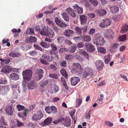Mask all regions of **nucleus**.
Listing matches in <instances>:
<instances>
[{
    "label": "nucleus",
    "instance_id": "nucleus-31",
    "mask_svg": "<svg viewBox=\"0 0 128 128\" xmlns=\"http://www.w3.org/2000/svg\"><path fill=\"white\" fill-rule=\"evenodd\" d=\"M49 77L50 78L56 80L58 79L59 78L58 75L56 74L55 73L49 74Z\"/></svg>",
    "mask_w": 128,
    "mask_h": 128
},
{
    "label": "nucleus",
    "instance_id": "nucleus-53",
    "mask_svg": "<svg viewBox=\"0 0 128 128\" xmlns=\"http://www.w3.org/2000/svg\"><path fill=\"white\" fill-rule=\"evenodd\" d=\"M88 17L90 18H95L96 16L95 14L92 13H90L88 14Z\"/></svg>",
    "mask_w": 128,
    "mask_h": 128
},
{
    "label": "nucleus",
    "instance_id": "nucleus-5",
    "mask_svg": "<svg viewBox=\"0 0 128 128\" xmlns=\"http://www.w3.org/2000/svg\"><path fill=\"white\" fill-rule=\"evenodd\" d=\"M32 70L28 69L24 71V81L30 80L32 78Z\"/></svg>",
    "mask_w": 128,
    "mask_h": 128
},
{
    "label": "nucleus",
    "instance_id": "nucleus-18",
    "mask_svg": "<svg viewBox=\"0 0 128 128\" xmlns=\"http://www.w3.org/2000/svg\"><path fill=\"white\" fill-rule=\"evenodd\" d=\"M36 72L38 74H39V76L38 77V79L39 80L41 79L43 77V74L44 73V72L43 70L41 69H37L36 71Z\"/></svg>",
    "mask_w": 128,
    "mask_h": 128
},
{
    "label": "nucleus",
    "instance_id": "nucleus-11",
    "mask_svg": "<svg viewBox=\"0 0 128 128\" xmlns=\"http://www.w3.org/2000/svg\"><path fill=\"white\" fill-rule=\"evenodd\" d=\"M95 12L96 15L99 16H102L105 15L106 12L104 9H101V10H95Z\"/></svg>",
    "mask_w": 128,
    "mask_h": 128
},
{
    "label": "nucleus",
    "instance_id": "nucleus-62",
    "mask_svg": "<svg viewBox=\"0 0 128 128\" xmlns=\"http://www.w3.org/2000/svg\"><path fill=\"white\" fill-rule=\"evenodd\" d=\"M50 68L52 69L54 71H56L57 70L56 67L54 65L51 64L50 66Z\"/></svg>",
    "mask_w": 128,
    "mask_h": 128
},
{
    "label": "nucleus",
    "instance_id": "nucleus-43",
    "mask_svg": "<svg viewBox=\"0 0 128 128\" xmlns=\"http://www.w3.org/2000/svg\"><path fill=\"white\" fill-rule=\"evenodd\" d=\"M76 111V110L75 109H73L70 112V115L73 118H74V124L76 123V121L75 120V118L73 117V116L74 114L75 113Z\"/></svg>",
    "mask_w": 128,
    "mask_h": 128
},
{
    "label": "nucleus",
    "instance_id": "nucleus-64",
    "mask_svg": "<svg viewBox=\"0 0 128 128\" xmlns=\"http://www.w3.org/2000/svg\"><path fill=\"white\" fill-rule=\"evenodd\" d=\"M76 102L77 105H76V106L77 107H78L82 103V100L81 99H79L77 100Z\"/></svg>",
    "mask_w": 128,
    "mask_h": 128
},
{
    "label": "nucleus",
    "instance_id": "nucleus-50",
    "mask_svg": "<svg viewBox=\"0 0 128 128\" xmlns=\"http://www.w3.org/2000/svg\"><path fill=\"white\" fill-rule=\"evenodd\" d=\"M68 50L67 48H60L59 50V52L60 53H62L64 52H67Z\"/></svg>",
    "mask_w": 128,
    "mask_h": 128
},
{
    "label": "nucleus",
    "instance_id": "nucleus-9",
    "mask_svg": "<svg viewBox=\"0 0 128 128\" xmlns=\"http://www.w3.org/2000/svg\"><path fill=\"white\" fill-rule=\"evenodd\" d=\"M95 64L97 69L100 70H102L104 66L103 62L101 60H98L96 61Z\"/></svg>",
    "mask_w": 128,
    "mask_h": 128
},
{
    "label": "nucleus",
    "instance_id": "nucleus-6",
    "mask_svg": "<svg viewBox=\"0 0 128 128\" xmlns=\"http://www.w3.org/2000/svg\"><path fill=\"white\" fill-rule=\"evenodd\" d=\"M55 22L58 26L61 28H65L67 26L66 24L64 23L60 20L58 18L56 17V18Z\"/></svg>",
    "mask_w": 128,
    "mask_h": 128
},
{
    "label": "nucleus",
    "instance_id": "nucleus-12",
    "mask_svg": "<svg viewBox=\"0 0 128 128\" xmlns=\"http://www.w3.org/2000/svg\"><path fill=\"white\" fill-rule=\"evenodd\" d=\"M12 104L7 106L6 108L5 111L9 115H11L13 113L12 110Z\"/></svg>",
    "mask_w": 128,
    "mask_h": 128
},
{
    "label": "nucleus",
    "instance_id": "nucleus-23",
    "mask_svg": "<svg viewBox=\"0 0 128 128\" xmlns=\"http://www.w3.org/2000/svg\"><path fill=\"white\" fill-rule=\"evenodd\" d=\"M128 30V25L125 24L123 26L120 32L122 34L126 32Z\"/></svg>",
    "mask_w": 128,
    "mask_h": 128
},
{
    "label": "nucleus",
    "instance_id": "nucleus-63",
    "mask_svg": "<svg viewBox=\"0 0 128 128\" xmlns=\"http://www.w3.org/2000/svg\"><path fill=\"white\" fill-rule=\"evenodd\" d=\"M51 47L52 48V50H54V51H56L57 50V48L56 46H54L53 44H51Z\"/></svg>",
    "mask_w": 128,
    "mask_h": 128
},
{
    "label": "nucleus",
    "instance_id": "nucleus-29",
    "mask_svg": "<svg viewBox=\"0 0 128 128\" xmlns=\"http://www.w3.org/2000/svg\"><path fill=\"white\" fill-rule=\"evenodd\" d=\"M59 87L56 85H54L52 88L51 90L52 93H55L57 92L59 90Z\"/></svg>",
    "mask_w": 128,
    "mask_h": 128
},
{
    "label": "nucleus",
    "instance_id": "nucleus-26",
    "mask_svg": "<svg viewBox=\"0 0 128 128\" xmlns=\"http://www.w3.org/2000/svg\"><path fill=\"white\" fill-rule=\"evenodd\" d=\"M8 66H6L3 68L2 69L1 71L3 72L5 74H8L10 72V70L8 69Z\"/></svg>",
    "mask_w": 128,
    "mask_h": 128
},
{
    "label": "nucleus",
    "instance_id": "nucleus-8",
    "mask_svg": "<svg viewBox=\"0 0 128 128\" xmlns=\"http://www.w3.org/2000/svg\"><path fill=\"white\" fill-rule=\"evenodd\" d=\"M74 34V32L73 30L69 29L66 30L63 32V34L64 36L68 38L72 36Z\"/></svg>",
    "mask_w": 128,
    "mask_h": 128
},
{
    "label": "nucleus",
    "instance_id": "nucleus-47",
    "mask_svg": "<svg viewBox=\"0 0 128 128\" xmlns=\"http://www.w3.org/2000/svg\"><path fill=\"white\" fill-rule=\"evenodd\" d=\"M126 36L125 35L120 36L119 38V40L121 41H123L125 40L126 39Z\"/></svg>",
    "mask_w": 128,
    "mask_h": 128
},
{
    "label": "nucleus",
    "instance_id": "nucleus-3",
    "mask_svg": "<svg viewBox=\"0 0 128 128\" xmlns=\"http://www.w3.org/2000/svg\"><path fill=\"white\" fill-rule=\"evenodd\" d=\"M82 73L83 78H86L88 76L92 75L93 73V72L92 68L90 67L87 66L85 68L84 71Z\"/></svg>",
    "mask_w": 128,
    "mask_h": 128
},
{
    "label": "nucleus",
    "instance_id": "nucleus-4",
    "mask_svg": "<svg viewBox=\"0 0 128 128\" xmlns=\"http://www.w3.org/2000/svg\"><path fill=\"white\" fill-rule=\"evenodd\" d=\"M111 24V20L105 18L101 21L99 24V26L101 28H106L110 25Z\"/></svg>",
    "mask_w": 128,
    "mask_h": 128
},
{
    "label": "nucleus",
    "instance_id": "nucleus-37",
    "mask_svg": "<svg viewBox=\"0 0 128 128\" xmlns=\"http://www.w3.org/2000/svg\"><path fill=\"white\" fill-rule=\"evenodd\" d=\"M62 15L63 18L67 22H69V18L68 16L66 13H63L62 14Z\"/></svg>",
    "mask_w": 128,
    "mask_h": 128
},
{
    "label": "nucleus",
    "instance_id": "nucleus-25",
    "mask_svg": "<svg viewBox=\"0 0 128 128\" xmlns=\"http://www.w3.org/2000/svg\"><path fill=\"white\" fill-rule=\"evenodd\" d=\"M26 34L29 35H33L34 33V32L33 29L32 28H28L26 31Z\"/></svg>",
    "mask_w": 128,
    "mask_h": 128
},
{
    "label": "nucleus",
    "instance_id": "nucleus-42",
    "mask_svg": "<svg viewBox=\"0 0 128 128\" xmlns=\"http://www.w3.org/2000/svg\"><path fill=\"white\" fill-rule=\"evenodd\" d=\"M4 116H2L1 118V119L0 121V123L2 124L4 126H7L8 124L7 123L5 122L4 120Z\"/></svg>",
    "mask_w": 128,
    "mask_h": 128
},
{
    "label": "nucleus",
    "instance_id": "nucleus-51",
    "mask_svg": "<svg viewBox=\"0 0 128 128\" xmlns=\"http://www.w3.org/2000/svg\"><path fill=\"white\" fill-rule=\"evenodd\" d=\"M60 65L64 67L67 66V63L65 60H63L60 62Z\"/></svg>",
    "mask_w": 128,
    "mask_h": 128
},
{
    "label": "nucleus",
    "instance_id": "nucleus-52",
    "mask_svg": "<svg viewBox=\"0 0 128 128\" xmlns=\"http://www.w3.org/2000/svg\"><path fill=\"white\" fill-rule=\"evenodd\" d=\"M46 112L48 114H51V107L50 108L49 106L46 107L45 109Z\"/></svg>",
    "mask_w": 128,
    "mask_h": 128
},
{
    "label": "nucleus",
    "instance_id": "nucleus-40",
    "mask_svg": "<svg viewBox=\"0 0 128 128\" xmlns=\"http://www.w3.org/2000/svg\"><path fill=\"white\" fill-rule=\"evenodd\" d=\"M42 58L45 59L48 62H51V60H50V57L49 56L46 54H43L42 56Z\"/></svg>",
    "mask_w": 128,
    "mask_h": 128
},
{
    "label": "nucleus",
    "instance_id": "nucleus-27",
    "mask_svg": "<svg viewBox=\"0 0 128 128\" xmlns=\"http://www.w3.org/2000/svg\"><path fill=\"white\" fill-rule=\"evenodd\" d=\"M82 28L78 26H76L75 28V30L76 32L77 33L78 35H81L82 34Z\"/></svg>",
    "mask_w": 128,
    "mask_h": 128
},
{
    "label": "nucleus",
    "instance_id": "nucleus-36",
    "mask_svg": "<svg viewBox=\"0 0 128 128\" xmlns=\"http://www.w3.org/2000/svg\"><path fill=\"white\" fill-rule=\"evenodd\" d=\"M40 45L43 47L46 48H48L50 46L49 44H47L45 42H42L40 43Z\"/></svg>",
    "mask_w": 128,
    "mask_h": 128
},
{
    "label": "nucleus",
    "instance_id": "nucleus-60",
    "mask_svg": "<svg viewBox=\"0 0 128 128\" xmlns=\"http://www.w3.org/2000/svg\"><path fill=\"white\" fill-rule=\"evenodd\" d=\"M46 20L48 24L50 25H53L54 24L53 22L49 18H46Z\"/></svg>",
    "mask_w": 128,
    "mask_h": 128
},
{
    "label": "nucleus",
    "instance_id": "nucleus-1",
    "mask_svg": "<svg viewBox=\"0 0 128 128\" xmlns=\"http://www.w3.org/2000/svg\"><path fill=\"white\" fill-rule=\"evenodd\" d=\"M94 38L93 40L94 44L96 46H102L104 44L105 41L104 38L99 33L95 34L94 36Z\"/></svg>",
    "mask_w": 128,
    "mask_h": 128
},
{
    "label": "nucleus",
    "instance_id": "nucleus-15",
    "mask_svg": "<svg viewBox=\"0 0 128 128\" xmlns=\"http://www.w3.org/2000/svg\"><path fill=\"white\" fill-rule=\"evenodd\" d=\"M59 120L65 126L68 127L70 126V123L68 120H65L63 118H60Z\"/></svg>",
    "mask_w": 128,
    "mask_h": 128
},
{
    "label": "nucleus",
    "instance_id": "nucleus-61",
    "mask_svg": "<svg viewBox=\"0 0 128 128\" xmlns=\"http://www.w3.org/2000/svg\"><path fill=\"white\" fill-rule=\"evenodd\" d=\"M16 125L18 127H19L23 125V123L20 122L18 120H16Z\"/></svg>",
    "mask_w": 128,
    "mask_h": 128
},
{
    "label": "nucleus",
    "instance_id": "nucleus-58",
    "mask_svg": "<svg viewBox=\"0 0 128 128\" xmlns=\"http://www.w3.org/2000/svg\"><path fill=\"white\" fill-rule=\"evenodd\" d=\"M29 54L32 56H34L37 54V52L34 50L32 51L29 52Z\"/></svg>",
    "mask_w": 128,
    "mask_h": 128
},
{
    "label": "nucleus",
    "instance_id": "nucleus-2",
    "mask_svg": "<svg viewBox=\"0 0 128 128\" xmlns=\"http://www.w3.org/2000/svg\"><path fill=\"white\" fill-rule=\"evenodd\" d=\"M73 64L76 67L72 68L71 70V72L74 74L82 75L83 70L82 66L80 63L78 62L76 63H74Z\"/></svg>",
    "mask_w": 128,
    "mask_h": 128
},
{
    "label": "nucleus",
    "instance_id": "nucleus-33",
    "mask_svg": "<svg viewBox=\"0 0 128 128\" xmlns=\"http://www.w3.org/2000/svg\"><path fill=\"white\" fill-rule=\"evenodd\" d=\"M119 44L118 43H114L112 44L110 48V50H114L117 49L119 46Z\"/></svg>",
    "mask_w": 128,
    "mask_h": 128
},
{
    "label": "nucleus",
    "instance_id": "nucleus-48",
    "mask_svg": "<svg viewBox=\"0 0 128 128\" xmlns=\"http://www.w3.org/2000/svg\"><path fill=\"white\" fill-rule=\"evenodd\" d=\"M74 58L73 56L71 55H69L66 56L65 59L66 60H70Z\"/></svg>",
    "mask_w": 128,
    "mask_h": 128
},
{
    "label": "nucleus",
    "instance_id": "nucleus-14",
    "mask_svg": "<svg viewBox=\"0 0 128 128\" xmlns=\"http://www.w3.org/2000/svg\"><path fill=\"white\" fill-rule=\"evenodd\" d=\"M66 10L68 14L72 17L75 18L76 17V13L72 8H68L66 9Z\"/></svg>",
    "mask_w": 128,
    "mask_h": 128
},
{
    "label": "nucleus",
    "instance_id": "nucleus-44",
    "mask_svg": "<svg viewBox=\"0 0 128 128\" xmlns=\"http://www.w3.org/2000/svg\"><path fill=\"white\" fill-rule=\"evenodd\" d=\"M16 107L18 111H22L24 109V106L20 104L17 105Z\"/></svg>",
    "mask_w": 128,
    "mask_h": 128
},
{
    "label": "nucleus",
    "instance_id": "nucleus-54",
    "mask_svg": "<svg viewBox=\"0 0 128 128\" xmlns=\"http://www.w3.org/2000/svg\"><path fill=\"white\" fill-rule=\"evenodd\" d=\"M90 3L94 6H96L98 4V2L97 0H95L92 1Z\"/></svg>",
    "mask_w": 128,
    "mask_h": 128
},
{
    "label": "nucleus",
    "instance_id": "nucleus-46",
    "mask_svg": "<svg viewBox=\"0 0 128 128\" xmlns=\"http://www.w3.org/2000/svg\"><path fill=\"white\" fill-rule=\"evenodd\" d=\"M30 42H36L37 41V38L34 36H30Z\"/></svg>",
    "mask_w": 128,
    "mask_h": 128
},
{
    "label": "nucleus",
    "instance_id": "nucleus-39",
    "mask_svg": "<svg viewBox=\"0 0 128 128\" xmlns=\"http://www.w3.org/2000/svg\"><path fill=\"white\" fill-rule=\"evenodd\" d=\"M76 47L75 46H72L68 48V51L70 53H74L76 50Z\"/></svg>",
    "mask_w": 128,
    "mask_h": 128
},
{
    "label": "nucleus",
    "instance_id": "nucleus-57",
    "mask_svg": "<svg viewBox=\"0 0 128 128\" xmlns=\"http://www.w3.org/2000/svg\"><path fill=\"white\" fill-rule=\"evenodd\" d=\"M34 47L35 48V49L36 50H40V51H43V50L41 47H40L38 45L35 44H34Z\"/></svg>",
    "mask_w": 128,
    "mask_h": 128
},
{
    "label": "nucleus",
    "instance_id": "nucleus-21",
    "mask_svg": "<svg viewBox=\"0 0 128 128\" xmlns=\"http://www.w3.org/2000/svg\"><path fill=\"white\" fill-rule=\"evenodd\" d=\"M52 120L51 118H48L42 122V125H48L51 123Z\"/></svg>",
    "mask_w": 128,
    "mask_h": 128
},
{
    "label": "nucleus",
    "instance_id": "nucleus-7",
    "mask_svg": "<svg viewBox=\"0 0 128 128\" xmlns=\"http://www.w3.org/2000/svg\"><path fill=\"white\" fill-rule=\"evenodd\" d=\"M73 7L74 10L78 14H81L83 13L82 8L79 6L78 4H74Z\"/></svg>",
    "mask_w": 128,
    "mask_h": 128
},
{
    "label": "nucleus",
    "instance_id": "nucleus-19",
    "mask_svg": "<svg viewBox=\"0 0 128 128\" xmlns=\"http://www.w3.org/2000/svg\"><path fill=\"white\" fill-rule=\"evenodd\" d=\"M54 34V32L52 29L50 28L48 30L47 29L46 36H48L50 38H52L53 37Z\"/></svg>",
    "mask_w": 128,
    "mask_h": 128
},
{
    "label": "nucleus",
    "instance_id": "nucleus-10",
    "mask_svg": "<svg viewBox=\"0 0 128 128\" xmlns=\"http://www.w3.org/2000/svg\"><path fill=\"white\" fill-rule=\"evenodd\" d=\"M71 84L73 86H75L80 81V79L76 77L72 78L70 79Z\"/></svg>",
    "mask_w": 128,
    "mask_h": 128
},
{
    "label": "nucleus",
    "instance_id": "nucleus-35",
    "mask_svg": "<svg viewBox=\"0 0 128 128\" xmlns=\"http://www.w3.org/2000/svg\"><path fill=\"white\" fill-rule=\"evenodd\" d=\"M61 74L64 76L66 78H67L68 77V74L66 70L64 68H62L60 71Z\"/></svg>",
    "mask_w": 128,
    "mask_h": 128
},
{
    "label": "nucleus",
    "instance_id": "nucleus-55",
    "mask_svg": "<svg viewBox=\"0 0 128 128\" xmlns=\"http://www.w3.org/2000/svg\"><path fill=\"white\" fill-rule=\"evenodd\" d=\"M47 31V30L46 32L45 31L44 29L43 28L41 30H40L39 32L41 35H45L46 36Z\"/></svg>",
    "mask_w": 128,
    "mask_h": 128
},
{
    "label": "nucleus",
    "instance_id": "nucleus-59",
    "mask_svg": "<svg viewBox=\"0 0 128 128\" xmlns=\"http://www.w3.org/2000/svg\"><path fill=\"white\" fill-rule=\"evenodd\" d=\"M91 110H90L88 112L86 113L85 116V117L86 118H88L89 120L90 119V116L91 114Z\"/></svg>",
    "mask_w": 128,
    "mask_h": 128
},
{
    "label": "nucleus",
    "instance_id": "nucleus-34",
    "mask_svg": "<svg viewBox=\"0 0 128 128\" xmlns=\"http://www.w3.org/2000/svg\"><path fill=\"white\" fill-rule=\"evenodd\" d=\"M97 50L98 52L104 54L106 52V49L102 47H98L97 48Z\"/></svg>",
    "mask_w": 128,
    "mask_h": 128
},
{
    "label": "nucleus",
    "instance_id": "nucleus-32",
    "mask_svg": "<svg viewBox=\"0 0 128 128\" xmlns=\"http://www.w3.org/2000/svg\"><path fill=\"white\" fill-rule=\"evenodd\" d=\"M10 56L13 58L18 57H19L20 54L18 53H14V52H11L9 54Z\"/></svg>",
    "mask_w": 128,
    "mask_h": 128
},
{
    "label": "nucleus",
    "instance_id": "nucleus-56",
    "mask_svg": "<svg viewBox=\"0 0 128 128\" xmlns=\"http://www.w3.org/2000/svg\"><path fill=\"white\" fill-rule=\"evenodd\" d=\"M77 46L78 48H81L84 47V44L82 42H81L77 44Z\"/></svg>",
    "mask_w": 128,
    "mask_h": 128
},
{
    "label": "nucleus",
    "instance_id": "nucleus-17",
    "mask_svg": "<svg viewBox=\"0 0 128 128\" xmlns=\"http://www.w3.org/2000/svg\"><path fill=\"white\" fill-rule=\"evenodd\" d=\"M10 78L12 80H16L19 78V76L16 73H12L10 75Z\"/></svg>",
    "mask_w": 128,
    "mask_h": 128
},
{
    "label": "nucleus",
    "instance_id": "nucleus-13",
    "mask_svg": "<svg viewBox=\"0 0 128 128\" xmlns=\"http://www.w3.org/2000/svg\"><path fill=\"white\" fill-rule=\"evenodd\" d=\"M86 49L87 51L92 52L94 51L95 48L91 44H86L85 45Z\"/></svg>",
    "mask_w": 128,
    "mask_h": 128
},
{
    "label": "nucleus",
    "instance_id": "nucleus-20",
    "mask_svg": "<svg viewBox=\"0 0 128 128\" xmlns=\"http://www.w3.org/2000/svg\"><path fill=\"white\" fill-rule=\"evenodd\" d=\"M81 38L83 41L87 42H90L91 40V38L88 35H84L82 36H81Z\"/></svg>",
    "mask_w": 128,
    "mask_h": 128
},
{
    "label": "nucleus",
    "instance_id": "nucleus-49",
    "mask_svg": "<svg viewBox=\"0 0 128 128\" xmlns=\"http://www.w3.org/2000/svg\"><path fill=\"white\" fill-rule=\"evenodd\" d=\"M57 40H58V42L60 44L62 43L63 41L64 40V38L63 36H59L57 38Z\"/></svg>",
    "mask_w": 128,
    "mask_h": 128
},
{
    "label": "nucleus",
    "instance_id": "nucleus-28",
    "mask_svg": "<svg viewBox=\"0 0 128 128\" xmlns=\"http://www.w3.org/2000/svg\"><path fill=\"white\" fill-rule=\"evenodd\" d=\"M78 52L79 54H81L82 55L86 56L89 59V56L87 53L86 51L80 49L79 50Z\"/></svg>",
    "mask_w": 128,
    "mask_h": 128
},
{
    "label": "nucleus",
    "instance_id": "nucleus-24",
    "mask_svg": "<svg viewBox=\"0 0 128 128\" xmlns=\"http://www.w3.org/2000/svg\"><path fill=\"white\" fill-rule=\"evenodd\" d=\"M110 12L113 13H116L118 10V8L115 6L110 7Z\"/></svg>",
    "mask_w": 128,
    "mask_h": 128
},
{
    "label": "nucleus",
    "instance_id": "nucleus-22",
    "mask_svg": "<svg viewBox=\"0 0 128 128\" xmlns=\"http://www.w3.org/2000/svg\"><path fill=\"white\" fill-rule=\"evenodd\" d=\"M104 62L106 64H108L111 60V58L110 54L105 56L104 57Z\"/></svg>",
    "mask_w": 128,
    "mask_h": 128
},
{
    "label": "nucleus",
    "instance_id": "nucleus-45",
    "mask_svg": "<svg viewBox=\"0 0 128 128\" xmlns=\"http://www.w3.org/2000/svg\"><path fill=\"white\" fill-rule=\"evenodd\" d=\"M32 118L33 120H34L35 122H36L39 120L38 118V115L36 114H34L32 116Z\"/></svg>",
    "mask_w": 128,
    "mask_h": 128
},
{
    "label": "nucleus",
    "instance_id": "nucleus-38",
    "mask_svg": "<svg viewBox=\"0 0 128 128\" xmlns=\"http://www.w3.org/2000/svg\"><path fill=\"white\" fill-rule=\"evenodd\" d=\"M37 114L39 120H40L43 116V114L42 113L41 110H39L38 111Z\"/></svg>",
    "mask_w": 128,
    "mask_h": 128
},
{
    "label": "nucleus",
    "instance_id": "nucleus-30",
    "mask_svg": "<svg viewBox=\"0 0 128 128\" xmlns=\"http://www.w3.org/2000/svg\"><path fill=\"white\" fill-rule=\"evenodd\" d=\"M35 84L34 82V81H32L30 82L29 83L28 85V89H33L35 86Z\"/></svg>",
    "mask_w": 128,
    "mask_h": 128
},
{
    "label": "nucleus",
    "instance_id": "nucleus-16",
    "mask_svg": "<svg viewBox=\"0 0 128 128\" xmlns=\"http://www.w3.org/2000/svg\"><path fill=\"white\" fill-rule=\"evenodd\" d=\"M80 24L82 25L84 24L87 22V18L86 16L84 15H82L80 16Z\"/></svg>",
    "mask_w": 128,
    "mask_h": 128
},
{
    "label": "nucleus",
    "instance_id": "nucleus-41",
    "mask_svg": "<svg viewBox=\"0 0 128 128\" xmlns=\"http://www.w3.org/2000/svg\"><path fill=\"white\" fill-rule=\"evenodd\" d=\"M51 114H55L57 112L56 108L54 106H51Z\"/></svg>",
    "mask_w": 128,
    "mask_h": 128
}]
</instances>
